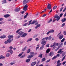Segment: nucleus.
<instances>
[{"label":"nucleus","instance_id":"nucleus-1","mask_svg":"<svg viewBox=\"0 0 66 66\" xmlns=\"http://www.w3.org/2000/svg\"><path fill=\"white\" fill-rule=\"evenodd\" d=\"M13 40V39H12V40H10V39H8L6 41H5L4 42L5 44H8V43H9V44H10V43H11L12 41Z\"/></svg>","mask_w":66,"mask_h":66},{"label":"nucleus","instance_id":"nucleus-2","mask_svg":"<svg viewBox=\"0 0 66 66\" xmlns=\"http://www.w3.org/2000/svg\"><path fill=\"white\" fill-rule=\"evenodd\" d=\"M30 2V1L29 0H24L23 1V6H24V5L25 4H26L27 3H28V2Z\"/></svg>","mask_w":66,"mask_h":66},{"label":"nucleus","instance_id":"nucleus-3","mask_svg":"<svg viewBox=\"0 0 66 66\" xmlns=\"http://www.w3.org/2000/svg\"><path fill=\"white\" fill-rule=\"evenodd\" d=\"M47 8L49 10H51L52 8L51 7V4H48Z\"/></svg>","mask_w":66,"mask_h":66},{"label":"nucleus","instance_id":"nucleus-4","mask_svg":"<svg viewBox=\"0 0 66 66\" xmlns=\"http://www.w3.org/2000/svg\"><path fill=\"white\" fill-rule=\"evenodd\" d=\"M28 6L27 5V4L23 8V10L25 11H26L28 9Z\"/></svg>","mask_w":66,"mask_h":66},{"label":"nucleus","instance_id":"nucleus-5","mask_svg":"<svg viewBox=\"0 0 66 66\" xmlns=\"http://www.w3.org/2000/svg\"><path fill=\"white\" fill-rule=\"evenodd\" d=\"M58 37L59 39H61L63 38L64 36L62 35H60Z\"/></svg>","mask_w":66,"mask_h":66},{"label":"nucleus","instance_id":"nucleus-6","mask_svg":"<svg viewBox=\"0 0 66 66\" xmlns=\"http://www.w3.org/2000/svg\"><path fill=\"white\" fill-rule=\"evenodd\" d=\"M47 42L46 41H42L41 42V44L42 45V46H43L45 45V44H46Z\"/></svg>","mask_w":66,"mask_h":66},{"label":"nucleus","instance_id":"nucleus-7","mask_svg":"<svg viewBox=\"0 0 66 66\" xmlns=\"http://www.w3.org/2000/svg\"><path fill=\"white\" fill-rule=\"evenodd\" d=\"M53 54H54V53L53 52H51L49 54V55L50 56H52L53 55Z\"/></svg>","mask_w":66,"mask_h":66},{"label":"nucleus","instance_id":"nucleus-8","mask_svg":"<svg viewBox=\"0 0 66 66\" xmlns=\"http://www.w3.org/2000/svg\"><path fill=\"white\" fill-rule=\"evenodd\" d=\"M20 11V9L19 8H16L14 10V11L16 12H18Z\"/></svg>","mask_w":66,"mask_h":66},{"label":"nucleus","instance_id":"nucleus-9","mask_svg":"<svg viewBox=\"0 0 66 66\" xmlns=\"http://www.w3.org/2000/svg\"><path fill=\"white\" fill-rule=\"evenodd\" d=\"M8 38H9V39H10V40H11V39L13 38V35H9L8 36Z\"/></svg>","mask_w":66,"mask_h":66},{"label":"nucleus","instance_id":"nucleus-10","mask_svg":"<svg viewBox=\"0 0 66 66\" xmlns=\"http://www.w3.org/2000/svg\"><path fill=\"white\" fill-rule=\"evenodd\" d=\"M10 15L9 14H6L4 15V17L5 18H7V17H10Z\"/></svg>","mask_w":66,"mask_h":66},{"label":"nucleus","instance_id":"nucleus-11","mask_svg":"<svg viewBox=\"0 0 66 66\" xmlns=\"http://www.w3.org/2000/svg\"><path fill=\"white\" fill-rule=\"evenodd\" d=\"M27 35V34L26 33H25L22 35L21 37H25Z\"/></svg>","mask_w":66,"mask_h":66},{"label":"nucleus","instance_id":"nucleus-12","mask_svg":"<svg viewBox=\"0 0 66 66\" xmlns=\"http://www.w3.org/2000/svg\"><path fill=\"white\" fill-rule=\"evenodd\" d=\"M66 20V18H64L61 20V21H62V22H64Z\"/></svg>","mask_w":66,"mask_h":66},{"label":"nucleus","instance_id":"nucleus-13","mask_svg":"<svg viewBox=\"0 0 66 66\" xmlns=\"http://www.w3.org/2000/svg\"><path fill=\"white\" fill-rule=\"evenodd\" d=\"M27 46H26L24 48H23L22 49V51H25L26 50V49H27Z\"/></svg>","mask_w":66,"mask_h":66},{"label":"nucleus","instance_id":"nucleus-14","mask_svg":"<svg viewBox=\"0 0 66 66\" xmlns=\"http://www.w3.org/2000/svg\"><path fill=\"white\" fill-rule=\"evenodd\" d=\"M28 14H29V13H26V15H25L24 16V19H25V18H26L27 17V16L28 15Z\"/></svg>","mask_w":66,"mask_h":66},{"label":"nucleus","instance_id":"nucleus-15","mask_svg":"<svg viewBox=\"0 0 66 66\" xmlns=\"http://www.w3.org/2000/svg\"><path fill=\"white\" fill-rule=\"evenodd\" d=\"M30 53V54L32 55H33V56H34V54H35V53L32 52H31Z\"/></svg>","mask_w":66,"mask_h":66},{"label":"nucleus","instance_id":"nucleus-16","mask_svg":"<svg viewBox=\"0 0 66 66\" xmlns=\"http://www.w3.org/2000/svg\"><path fill=\"white\" fill-rule=\"evenodd\" d=\"M36 64V62H32L31 64V65L32 66H34Z\"/></svg>","mask_w":66,"mask_h":66},{"label":"nucleus","instance_id":"nucleus-17","mask_svg":"<svg viewBox=\"0 0 66 66\" xmlns=\"http://www.w3.org/2000/svg\"><path fill=\"white\" fill-rule=\"evenodd\" d=\"M31 60V59H27L26 60V62L27 63H28V62H29L30 61V60Z\"/></svg>","mask_w":66,"mask_h":66},{"label":"nucleus","instance_id":"nucleus-18","mask_svg":"<svg viewBox=\"0 0 66 66\" xmlns=\"http://www.w3.org/2000/svg\"><path fill=\"white\" fill-rule=\"evenodd\" d=\"M40 24H38L36 27L35 28V29H37V28H39V27H40Z\"/></svg>","mask_w":66,"mask_h":66},{"label":"nucleus","instance_id":"nucleus-19","mask_svg":"<svg viewBox=\"0 0 66 66\" xmlns=\"http://www.w3.org/2000/svg\"><path fill=\"white\" fill-rule=\"evenodd\" d=\"M56 58H57V56H54L52 58V60H55V59H56Z\"/></svg>","mask_w":66,"mask_h":66},{"label":"nucleus","instance_id":"nucleus-20","mask_svg":"<svg viewBox=\"0 0 66 66\" xmlns=\"http://www.w3.org/2000/svg\"><path fill=\"white\" fill-rule=\"evenodd\" d=\"M32 57H33V55H31V54L29 55L28 56V58H31Z\"/></svg>","mask_w":66,"mask_h":66},{"label":"nucleus","instance_id":"nucleus-21","mask_svg":"<svg viewBox=\"0 0 66 66\" xmlns=\"http://www.w3.org/2000/svg\"><path fill=\"white\" fill-rule=\"evenodd\" d=\"M50 49H47L46 51V53H49V52H50Z\"/></svg>","mask_w":66,"mask_h":66},{"label":"nucleus","instance_id":"nucleus-22","mask_svg":"<svg viewBox=\"0 0 66 66\" xmlns=\"http://www.w3.org/2000/svg\"><path fill=\"white\" fill-rule=\"evenodd\" d=\"M6 37V36H2L0 37V38H5Z\"/></svg>","mask_w":66,"mask_h":66},{"label":"nucleus","instance_id":"nucleus-23","mask_svg":"<svg viewBox=\"0 0 66 66\" xmlns=\"http://www.w3.org/2000/svg\"><path fill=\"white\" fill-rule=\"evenodd\" d=\"M36 21H33L31 23V24H33L34 23H36Z\"/></svg>","mask_w":66,"mask_h":66},{"label":"nucleus","instance_id":"nucleus-24","mask_svg":"<svg viewBox=\"0 0 66 66\" xmlns=\"http://www.w3.org/2000/svg\"><path fill=\"white\" fill-rule=\"evenodd\" d=\"M43 56V54H40L39 55L38 57H40V58H42V57Z\"/></svg>","mask_w":66,"mask_h":66},{"label":"nucleus","instance_id":"nucleus-25","mask_svg":"<svg viewBox=\"0 0 66 66\" xmlns=\"http://www.w3.org/2000/svg\"><path fill=\"white\" fill-rule=\"evenodd\" d=\"M2 55L0 56V59H4L5 58V57L4 56H2Z\"/></svg>","mask_w":66,"mask_h":66},{"label":"nucleus","instance_id":"nucleus-26","mask_svg":"<svg viewBox=\"0 0 66 66\" xmlns=\"http://www.w3.org/2000/svg\"><path fill=\"white\" fill-rule=\"evenodd\" d=\"M60 19V17L59 16L56 18V20L57 21H59Z\"/></svg>","mask_w":66,"mask_h":66},{"label":"nucleus","instance_id":"nucleus-27","mask_svg":"<svg viewBox=\"0 0 66 66\" xmlns=\"http://www.w3.org/2000/svg\"><path fill=\"white\" fill-rule=\"evenodd\" d=\"M45 60H46V58L45 57L43 58L42 60V62H44V61H45Z\"/></svg>","mask_w":66,"mask_h":66},{"label":"nucleus","instance_id":"nucleus-28","mask_svg":"<svg viewBox=\"0 0 66 66\" xmlns=\"http://www.w3.org/2000/svg\"><path fill=\"white\" fill-rule=\"evenodd\" d=\"M25 56H26V55L24 54L21 57H20V58L22 59V58L24 57H25Z\"/></svg>","mask_w":66,"mask_h":66},{"label":"nucleus","instance_id":"nucleus-29","mask_svg":"<svg viewBox=\"0 0 66 66\" xmlns=\"http://www.w3.org/2000/svg\"><path fill=\"white\" fill-rule=\"evenodd\" d=\"M2 2V4H3L4 3H6V0H3Z\"/></svg>","mask_w":66,"mask_h":66},{"label":"nucleus","instance_id":"nucleus-30","mask_svg":"<svg viewBox=\"0 0 66 66\" xmlns=\"http://www.w3.org/2000/svg\"><path fill=\"white\" fill-rule=\"evenodd\" d=\"M63 43H60V47H62V46H63Z\"/></svg>","mask_w":66,"mask_h":66},{"label":"nucleus","instance_id":"nucleus-31","mask_svg":"<svg viewBox=\"0 0 66 66\" xmlns=\"http://www.w3.org/2000/svg\"><path fill=\"white\" fill-rule=\"evenodd\" d=\"M27 24H28L27 23L24 24L23 25V27H26V26H27Z\"/></svg>","mask_w":66,"mask_h":66},{"label":"nucleus","instance_id":"nucleus-32","mask_svg":"<svg viewBox=\"0 0 66 66\" xmlns=\"http://www.w3.org/2000/svg\"><path fill=\"white\" fill-rule=\"evenodd\" d=\"M44 48V46H41L39 50H43Z\"/></svg>","mask_w":66,"mask_h":66},{"label":"nucleus","instance_id":"nucleus-33","mask_svg":"<svg viewBox=\"0 0 66 66\" xmlns=\"http://www.w3.org/2000/svg\"><path fill=\"white\" fill-rule=\"evenodd\" d=\"M32 39V38H30L29 39H28L27 40V42H29V41H31Z\"/></svg>","mask_w":66,"mask_h":66},{"label":"nucleus","instance_id":"nucleus-34","mask_svg":"<svg viewBox=\"0 0 66 66\" xmlns=\"http://www.w3.org/2000/svg\"><path fill=\"white\" fill-rule=\"evenodd\" d=\"M62 51V49H60V50H59V51H58L57 53H61V52Z\"/></svg>","mask_w":66,"mask_h":66},{"label":"nucleus","instance_id":"nucleus-35","mask_svg":"<svg viewBox=\"0 0 66 66\" xmlns=\"http://www.w3.org/2000/svg\"><path fill=\"white\" fill-rule=\"evenodd\" d=\"M23 32L22 31H21V32H20L19 33V34H20V35H22V34H23Z\"/></svg>","mask_w":66,"mask_h":66},{"label":"nucleus","instance_id":"nucleus-36","mask_svg":"<svg viewBox=\"0 0 66 66\" xmlns=\"http://www.w3.org/2000/svg\"><path fill=\"white\" fill-rule=\"evenodd\" d=\"M30 52V49H29L27 51V53H29Z\"/></svg>","mask_w":66,"mask_h":66},{"label":"nucleus","instance_id":"nucleus-37","mask_svg":"<svg viewBox=\"0 0 66 66\" xmlns=\"http://www.w3.org/2000/svg\"><path fill=\"white\" fill-rule=\"evenodd\" d=\"M57 7V6H55L53 8V10H54L55 9H56Z\"/></svg>","mask_w":66,"mask_h":66},{"label":"nucleus","instance_id":"nucleus-38","mask_svg":"<svg viewBox=\"0 0 66 66\" xmlns=\"http://www.w3.org/2000/svg\"><path fill=\"white\" fill-rule=\"evenodd\" d=\"M49 31L50 33H53V32H54V30L52 29V30H50Z\"/></svg>","mask_w":66,"mask_h":66},{"label":"nucleus","instance_id":"nucleus-39","mask_svg":"<svg viewBox=\"0 0 66 66\" xmlns=\"http://www.w3.org/2000/svg\"><path fill=\"white\" fill-rule=\"evenodd\" d=\"M10 54L8 53H7L6 55V56L7 57H9L10 56Z\"/></svg>","mask_w":66,"mask_h":66},{"label":"nucleus","instance_id":"nucleus-40","mask_svg":"<svg viewBox=\"0 0 66 66\" xmlns=\"http://www.w3.org/2000/svg\"><path fill=\"white\" fill-rule=\"evenodd\" d=\"M22 30V29H20L18 30H17V31H16V33H18L19 32V31H20V30Z\"/></svg>","mask_w":66,"mask_h":66},{"label":"nucleus","instance_id":"nucleus-41","mask_svg":"<svg viewBox=\"0 0 66 66\" xmlns=\"http://www.w3.org/2000/svg\"><path fill=\"white\" fill-rule=\"evenodd\" d=\"M65 57H66V55L65 56L63 57V58L62 59L61 61H63L65 59Z\"/></svg>","mask_w":66,"mask_h":66},{"label":"nucleus","instance_id":"nucleus-42","mask_svg":"<svg viewBox=\"0 0 66 66\" xmlns=\"http://www.w3.org/2000/svg\"><path fill=\"white\" fill-rule=\"evenodd\" d=\"M64 40H65V39L64 38H63L61 41V42L62 43H63V42H64Z\"/></svg>","mask_w":66,"mask_h":66},{"label":"nucleus","instance_id":"nucleus-43","mask_svg":"<svg viewBox=\"0 0 66 66\" xmlns=\"http://www.w3.org/2000/svg\"><path fill=\"white\" fill-rule=\"evenodd\" d=\"M56 44V43H54V44L53 45H51V47H53L54 46H55V45Z\"/></svg>","mask_w":66,"mask_h":66},{"label":"nucleus","instance_id":"nucleus-44","mask_svg":"<svg viewBox=\"0 0 66 66\" xmlns=\"http://www.w3.org/2000/svg\"><path fill=\"white\" fill-rule=\"evenodd\" d=\"M65 55V53H63L62 55V56L63 57V56H64V55Z\"/></svg>","mask_w":66,"mask_h":66},{"label":"nucleus","instance_id":"nucleus-45","mask_svg":"<svg viewBox=\"0 0 66 66\" xmlns=\"http://www.w3.org/2000/svg\"><path fill=\"white\" fill-rule=\"evenodd\" d=\"M52 21V19L50 20L49 21H48V23H50V22H51V21Z\"/></svg>","mask_w":66,"mask_h":66},{"label":"nucleus","instance_id":"nucleus-46","mask_svg":"<svg viewBox=\"0 0 66 66\" xmlns=\"http://www.w3.org/2000/svg\"><path fill=\"white\" fill-rule=\"evenodd\" d=\"M52 21V19L50 20L49 21H48V23H50V22H51V21Z\"/></svg>","mask_w":66,"mask_h":66},{"label":"nucleus","instance_id":"nucleus-47","mask_svg":"<svg viewBox=\"0 0 66 66\" xmlns=\"http://www.w3.org/2000/svg\"><path fill=\"white\" fill-rule=\"evenodd\" d=\"M15 62H11L10 63V65H14V64H15Z\"/></svg>","mask_w":66,"mask_h":66},{"label":"nucleus","instance_id":"nucleus-48","mask_svg":"<svg viewBox=\"0 0 66 66\" xmlns=\"http://www.w3.org/2000/svg\"><path fill=\"white\" fill-rule=\"evenodd\" d=\"M51 36H50L49 37H48V39L49 40L51 39Z\"/></svg>","mask_w":66,"mask_h":66},{"label":"nucleus","instance_id":"nucleus-49","mask_svg":"<svg viewBox=\"0 0 66 66\" xmlns=\"http://www.w3.org/2000/svg\"><path fill=\"white\" fill-rule=\"evenodd\" d=\"M63 7H62L60 8V12H62V10H63Z\"/></svg>","mask_w":66,"mask_h":66},{"label":"nucleus","instance_id":"nucleus-50","mask_svg":"<svg viewBox=\"0 0 66 66\" xmlns=\"http://www.w3.org/2000/svg\"><path fill=\"white\" fill-rule=\"evenodd\" d=\"M45 38L42 39V42H45Z\"/></svg>","mask_w":66,"mask_h":66},{"label":"nucleus","instance_id":"nucleus-51","mask_svg":"<svg viewBox=\"0 0 66 66\" xmlns=\"http://www.w3.org/2000/svg\"><path fill=\"white\" fill-rule=\"evenodd\" d=\"M65 23H63L62 24V27H64V26H65Z\"/></svg>","mask_w":66,"mask_h":66},{"label":"nucleus","instance_id":"nucleus-52","mask_svg":"<svg viewBox=\"0 0 66 66\" xmlns=\"http://www.w3.org/2000/svg\"><path fill=\"white\" fill-rule=\"evenodd\" d=\"M39 45H37L38 46L36 48V50H37V49H38V48H39Z\"/></svg>","mask_w":66,"mask_h":66},{"label":"nucleus","instance_id":"nucleus-53","mask_svg":"<svg viewBox=\"0 0 66 66\" xmlns=\"http://www.w3.org/2000/svg\"><path fill=\"white\" fill-rule=\"evenodd\" d=\"M9 49H10V50H12L13 49V47L12 46H11L9 47Z\"/></svg>","mask_w":66,"mask_h":66},{"label":"nucleus","instance_id":"nucleus-54","mask_svg":"<svg viewBox=\"0 0 66 66\" xmlns=\"http://www.w3.org/2000/svg\"><path fill=\"white\" fill-rule=\"evenodd\" d=\"M63 14L62 13H61L60 15V17H62V16L63 15Z\"/></svg>","mask_w":66,"mask_h":66},{"label":"nucleus","instance_id":"nucleus-55","mask_svg":"<svg viewBox=\"0 0 66 66\" xmlns=\"http://www.w3.org/2000/svg\"><path fill=\"white\" fill-rule=\"evenodd\" d=\"M52 9H51L50 11L48 12V14H50V13H51V12H52Z\"/></svg>","mask_w":66,"mask_h":66},{"label":"nucleus","instance_id":"nucleus-56","mask_svg":"<svg viewBox=\"0 0 66 66\" xmlns=\"http://www.w3.org/2000/svg\"><path fill=\"white\" fill-rule=\"evenodd\" d=\"M52 9H51L50 11L48 12V14H50V13H51V12H52Z\"/></svg>","mask_w":66,"mask_h":66},{"label":"nucleus","instance_id":"nucleus-57","mask_svg":"<svg viewBox=\"0 0 66 66\" xmlns=\"http://www.w3.org/2000/svg\"><path fill=\"white\" fill-rule=\"evenodd\" d=\"M24 11H22L20 12V13L23 14V13H24Z\"/></svg>","mask_w":66,"mask_h":66},{"label":"nucleus","instance_id":"nucleus-58","mask_svg":"<svg viewBox=\"0 0 66 66\" xmlns=\"http://www.w3.org/2000/svg\"><path fill=\"white\" fill-rule=\"evenodd\" d=\"M35 40L36 41H38V40H39V39L36 38L35 39Z\"/></svg>","mask_w":66,"mask_h":66},{"label":"nucleus","instance_id":"nucleus-59","mask_svg":"<svg viewBox=\"0 0 66 66\" xmlns=\"http://www.w3.org/2000/svg\"><path fill=\"white\" fill-rule=\"evenodd\" d=\"M20 36H17V37H16V38L17 39H18V38H19L20 37Z\"/></svg>","mask_w":66,"mask_h":66},{"label":"nucleus","instance_id":"nucleus-60","mask_svg":"<svg viewBox=\"0 0 66 66\" xmlns=\"http://www.w3.org/2000/svg\"><path fill=\"white\" fill-rule=\"evenodd\" d=\"M8 21H12V19H8Z\"/></svg>","mask_w":66,"mask_h":66},{"label":"nucleus","instance_id":"nucleus-61","mask_svg":"<svg viewBox=\"0 0 66 66\" xmlns=\"http://www.w3.org/2000/svg\"><path fill=\"white\" fill-rule=\"evenodd\" d=\"M44 38H45V39H46V40L47 41V39H48V37H45Z\"/></svg>","mask_w":66,"mask_h":66},{"label":"nucleus","instance_id":"nucleus-62","mask_svg":"<svg viewBox=\"0 0 66 66\" xmlns=\"http://www.w3.org/2000/svg\"><path fill=\"white\" fill-rule=\"evenodd\" d=\"M66 10V6L65 7V8L63 10V12H64L65 11V10Z\"/></svg>","mask_w":66,"mask_h":66},{"label":"nucleus","instance_id":"nucleus-63","mask_svg":"<svg viewBox=\"0 0 66 66\" xmlns=\"http://www.w3.org/2000/svg\"><path fill=\"white\" fill-rule=\"evenodd\" d=\"M37 36V35H36L34 36V38H36Z\"/></svg>","mask_w":66,"mask_h":66},{"label":"nucleus","instance_id":"nucleus-64","mask_svg":"<svg viewBox=\"0 0 66 66\" xmlns=\"http://www.w3.org/2000/svg\"><path fill=\"white\" fill-rule=\"evenodd\" d=\"M63 33L64 34V35H65L66 36V31H64V32H63Z\"/></svg>","mask_w":66,"mask_h":66}]
</instances>
